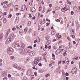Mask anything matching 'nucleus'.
Returning <instances> with one entry per match:
<instances>
[{
	"mask_svg": "<svg viewBox=\"0 0 80 80\" xmlns=\"http://www.w3.org/2000/svg\"><path fill=\"white\" fill-rule=\"evenodd\" d=\"M12 47L17 50H23L25 47V44L21 42L19 43L15 42L12 44Z\"/></svg>",
	"mask_w": 80,
	"mask_h": 80,
	"instance_id": "nucleus-1",
	"label": "nucleus"
},
{
	"mask_svg": "<svg viewBox=\"0 0 80 80\" xmlns=\"http://www.w3.org/2000/svg\"><path fill=\"white\" fill-rule=\"evenodd\" d=\"M14 50L12 48H8L7 51V53L9 55H12V53H13Z\"/></svg>",
	"mask_w": 80,
	"mask_h": 80,
	"instance_id": "nucleus-2",
	"label": "nucleus"
},
{
	"mask_svg": "<svg viewBox=\"0 0 80 80\" xmlns=\"http://www.w3.org/2000/svg\"><path fill=\"white\" fill-rule=\"evenodd\" d=\"M42 60V58L40 57H39L38 58H36L34 61V66H36L38 63V62H39V60Z\"/></svg>",
	"mask_w": 80,
	"mask_h": 80,
	"instance_id": "nucleus-3",
	"label": "nucleus"
},
{
	"mask_svg": "<svg viewBox=\"0 0 80 80\" xmlns=\"http://www.w3.org/2000/svg\"><path fill=\"white\" fill-rule=\"evenodd\" d=\"M27 73L28 75L30 76L31 74H32V70L29 69L28 70Z\"/></svg>",
	"mask_w": 80,
	"mask_h": 80,
	"instance_id": "nucleus-4",
	"label": "nucleus"
},
{
	"mask_svg": "<svg viewBox=\"0 0 80 80\" xmlns=\"http://www.w3.org/2000/svg\"><path fill=\"white\" fill-rule=\"evenodd\" d=\"M35 51H31V52L29 53V55L31 57H33V56H34L35 55Z\"/></svg>",
	"mask_w": 80,
	"mask_h": 80,
	"instance_id": "nucleus-5",
	"label": "nucleus"
},
{
	"mask_svg": "<svg viewBox=\"0 0 80 80\" xmlns=\"http://www.w3.org/2000/svg\"><path fill=\"white\" fill-rule=\"evenodd\" d=\"M73 10L76 13H78V9L77 7H74L73 8Z\"/></svg>",
	"mask_w": 80,
	"mask_h": 80,
	"instance_id": "nucleus-6",
	"label": "nucleus"
},
{
	"mask_svg": "<svg viewBox=\"0 0 80 80\" xmlns=\"http://www.w3.org/2000/svg\"><path fill=\"white\" fill-rule=\"evenodd\" d=\"M60 52H61L60 49H58L55 52V53L56 55H58L60 53Z\"/></svg>",
	"mask_w": 80,
	"mask_h": 80,
	"instance_id": "nucleus-7",
	"label": "nucleus"
},
{
	"mask_svg": "<svg viewBox=\"0 0 80 80\" xmlns=\"http://www.w3.org/2000/svg\"><path fill=\"white\" fill-rule=\"evenodd\" d=\"M72 72L73 73H75L77 72V68H73L72 70Z\"/></svg>",
	"mask_w": 80,
	"mask_h": 80,
	"instance_id": "nucleus-8",
	"label": "nucleus"
},
{
	"mask_svg": "<svg viewBox=\"0 0 80 80\" xmlns=\"http://www.w3.org/2000/svg\"><path fill=\"white\" fill-rule=\"evenodd\" d=\"M25 8H26V6L25 5L22 6L21 9V11H24L25 9Z\"/></svg>",
	"mask_w": 80,
	"mask_h": 80,
	"instance_id": "nucleus-9",
	"label": "nucleus"
},
{
	"mask_svg": "<svg viewBox=\"0 0 80 80\" xmlns=\"http://www.w3.org/2000/svg\"><path fill=\"white\" fill-rule=\"evenodd\" d=\"M11 42V39L10 38H8L7 39L6 42V43L8 44L9 43H10Z\"/></svg>",
	"mask_w": 80,
	"mask_h": 80,
	"instance_id": "nucleus-10",
	"label": "nucleus"
},
{
	"mask_svg": "<svg viewBox=\"0 0 80 80\" xmlns=\"http://www.w3.org/2000/svg\"><path fill=\"white\" fill-rule=\"evenodd\" d=\"M25 52V50H23V49L20 50V53L21 54H23Z\"/></svg>",
	"mask_w": 80,
	"mask_h": 80,
	"instance_id": "nucleus-11",
	"label": "nucleus"
},
{
	"mask_svg": "<svg viewBox=\"0 0 80 80\" xmlns=\"http://www.w3.org/2000/svg\"><path fill=\"white\" fill-rule=\"evenodd\" d=\"M25 52L26 53H30L31 52V51H30V49H28L26 50H25Z\"/></svg>",
	"mask_w": 80,
	"mask_h": 80,
	"instance_id": "nucleus-12",
	"label": "nucleus"
},
{
	"mask_svg": "<svg viewBox=\"0 0 80 80\" xmlns=\"http://www.w3.org/2000/svg\"><path fill=\"white\" fill-rule=\"evenodd\" d=\"M14 7L15 9H16V10H18V6L17 5L14 6Z\"/></svg>",
	"mask_w": 80,
	"mask_h": 80,
	"instance_id": "nucleus-13",
	"label": "nucleus"
},
{
	"mask_svg": "<svg viewBox=\"0 0 80 80\" xmlns=\"http://www.w3.org/2000/svg\"><path fill=\"white\" fill-rule=\"evenodd\" d=\"M10 29H8L7 32H6V34L7 35H8L9 34V33H10Z\"/></svg>",
	"mask_w": 80,
	"mask_h": 80,
	"instance_id": "nucleus-14",
	"label": "nucleus"
},
{
	"mask_svg": "<svg viewBox=\"0 0 80 80\" xmlns=\"http://www.w3.org/2000/svg\"><path fill=\"white\" fill-rule=\"evenodd\" d=\"M22 68H21V67L20 66H18V67H17L16 68V69H17L18 70H21Z\"/></svg>",
	"mask_w": 80,
	"mask_h": 80,
	"instance_id": "nucleus-15",
	"label": "nucleus"
},
{
	"mask_svg": "<svg viewBox=\"0 0 80 80\" xmlns=\"http://www.w3.org/2000/svg\"><path fill=\"white\" fill-rule=\"evenodd\" d=\"M28 28H26L24 29V32L25 33H27V32H28Z\"/></svg>",
	"mask_w": 80,
	"mask_h": 80,
	"instance_id": "nucleus-16",
	"label": "nucleus"
},
{
	"mask_svg": "<svg viewBox=\"0 0 80 80\" xmlns=\"http://www.w3.org/2000/svg\"><path fill=\"white\" fill-rule=\"evenodd\" d=\"M7 19L6 18H5L3 20V23H5L7 22Z\"/></svg>",
	"mask_w": 80,
	"mask_h": 80,
	"instance_id": "nucleus-17",
	"label": "nucleus"
},
{
	"mask_svg": "<svg viewBox=\"0 0 80 80\" xmlns=\"http://www.w3.org/2000/svg\"><path fill=\"white\" fill-rule=\"evenodd\" d=\"M55 33V31L54 30H52L51 32V34L52 35H54Z\"/></svg>",
	"mask_w": 80,
	"mask_h": 80,
	"instance_id": "nucleus-18",
	"label": "nucleus"
},
{
	"mask_svg": "<svg viewBox=\"0 0 80 80\" xmlns=\"http://www.w3.org/2000/svg\"><path fill=\"white\" fill-rule=\"evenodd\" d=\"M3 37V34L2 33L0 34V38H2Z\"/></svg>",
	"mask_w": 80,
	"mask_h": 80,
	"instance_id": "nucleus-19",
	"label": "nucleus"
},
{
	"mask_svg": "<svg viewBox=\"0 0 80 80\" xmlns=\"http://www.w3.org/2000/svg\"><path fill=\"white\" fill-rule=\"evenodd\" d=\"M31 11H32V12H35V8H31Z\"/></svg>",
	"mask_w": 80,
	"mask_h": 80,
	"instance_id": "nucleus-20",
	"label": "nucleus"
},
{
	"mask_svg": "<svg viewBox=\"0 0 80 80\" xmlns=\"http://www.w3.org/2000/svg\"><path fill=\"white\" fill-rule=\"evenodd\" d=\"M35 78V76H34V75H32L30 77V78H31V80H32V79H33V78Z\"/></svg>",
	"mask_w": 80,
	"mask_h": 80,
	"instance_id": "nucleus-21",
	"label": "nucleus"
},
{
	"mask_svg": "<svg viewBox=\"0 0 80 80\" xmlns=\"http://www.w3.org/2000/svg\"><path fill=\"white\" fill-rule=\"evenodd\" d=\"M3 17V16L0 14V20H2Z\"/></svg>",
	"mask_w": 80,
	"mask_h": 80,
	"instance_id": "nucleus-22",
	"label": "nucleus"
},
{
	"mask_svg": "<svg viewBox=\"0 0 80 80\" xmlns=\"http://www.w3.org/2000/svg\"><path fill=\"white\" fill-rule=\"evenodd\" d=\"M10 58L12 60H14L15 59V57L13 56H11Z\"/></svg>",
	"mask_w": 80,
	"mask_h": 80,
	"instance_id": "nucleus-23",
	"label": "nucleus"
},
{
	"mask_svg": "<svg viewBox=\"0 0 80 80\" xmlns=\"http://www.w3.org/2000/svg\"><path fill=\"white\" fill-rule=\"evenodd\" d=\"M24 62L25 63H27V62H28V59H26L24 60Z\"/></svg>",
	"mask_w": 80,
	"mask_h": 80,
	"instance_id": "nucleus-24",
	"label": "nucleus"
},
{
	"mask_svg": "<svg viewBox=\"0 0 80 80\" xmlns=\"http://www.w3.org/2000/svg\"><path fill=\"white\" fill-rule=\"evenodd\" d=\"M12 66H13V67H14V68H16L17 69V66L16 65H15V64H13L12 65Z\"/></svg>",
	"mask_w": 80,
	"mask_h": 80,
	"instance_id": "nucleus-25",
	"label": "nucleus"
},
{
	"mask_svg": "<svg viewBox=\"0 0 80 80\" xmlns=\"http://www.w3.org/2000/svg\"><path fill=\"white\" fill-rule=\"evenodd\" d=\"M65 61L67 62H68V61H69V60H68V58H65Z\"/></svg>",
	"mask_w": 80,
	"mask_h": 80,
	"instance_id": "nucleus-26",
	"label": "nucleus"
},
{
	"mask_svg": "<svg viewBox=\"0 0 80 80\" xmlns=\"http://www.w3.org/2000/svg\"><path fill=\"white\" fill-rule=\"evenodd\" d=\"M67 51H65V52H64V54H63V56H65L66 55H67Z\"/></svg>",
	"mask_w": 80,
	"mask_h": 80,
	"instance_id": "nucleus-27",
	"label": "nucleus"
},
{
	"mask_svg": "<svg viewBox=\"0 0 80 80\" xmlns=\"http://www.w3.org/2000/svg\"><path fill=\"white\" fill-rule=\"evenodd\" d=\"M45 12V8H43V9L42 10V13H44Z\"/></svg>",
	"mask_w": 80,
	"mask_h": 80,
	"instance_id": "nucleus-28",
	"label": "nucleus"
},
{
	"mask_svg": "<svg viewBox=\"0 0 80 80\" xmlns=\"http://www.w3.org/2000/svg\"><path fill=\"white\" fill-rule=\"evenodd\" d=\"M46 38L47 40H48L49 38H49V36H47L46 37Z\"/></svg>",
	"mask_w": 80,
	"mask_h": 80,
	"instance_id": "nucleus-29",
	"label": "nucleus"
},
{
	"mask_svg": "<svg viewBox=\"0 0 80 80\" xmlns=\"http://www.w3.org/2000/svg\"><path fill=\"white\" fill-rule=\"evenodd\" d=\"M18 20L17 19H16V20L15 21L14 23H18Z\"/></svg>",
	"mask_w": 80,
	"mask_h": 80,
	"instance_id": "nucleus-30",
	"label": "nucleus"
},
{
	"mask_svg": "<svg viewBox=\"0 0 80 80\" xmlns=\"http://www.w3.org/2000/svg\"><path fill=\"white\" fill-rule=\"evenodd\" d=\"M50 75V74L49 73H48L47 74H46L45 75V77H46V78H47V77H48V76H49Z\"/></svg>",
	"mask_w": 80,
	"mask_h": 80,
	"instance_id": "nucleus-31",
	"label": "nucleus"
},
{
	"mask_svg": "<svg viewBox=\"0 0 80 80\" xmlns=\"http://www.w3.org/2000/svg\"><path fill=\"white\" fill-rule=\"evenodd\" d=\"M68 44H69V48H72V45L71 44H70V42H69Z\"/></svg>",
	"mask_w": 80,
	"mask_h": 80,
	"instance_id": "nucleus-32",
	"label": "nucleus"
},
{
	"mask_svg": "<svg viewBox=\"0 0 80 80\" xmlns=\"http://www.w3.org/2000/svg\"><path fill=\"white\" fill-rule=\"evenodd\" d=\"M3 3L4 4H6V3H8V1H5V2H3Z\"/></svg>",
	"mask_w": 80,
	"mask_h": 80,
	"instance_id": "nucleus-33",
	"label": "nucleus"
},
{
	"mask_svg": "<svg viewBox=\"0 0 80 80\" xmlns=\"http://www.w3.org/2000/svg\"><path fill=\"white\" fill-rule=\"evenodd\" d=\"M31 24V21H28V25H30Z\"/></svg>",
	"mask_w": 80,
	"mask_h": 80,
	"instance_id": "nucleus-34",
	"label": "nucleus"
},
{
	"mask_svg": "<svg viewBox=\"0 0 80 80\" xmlns=\"http://www.w3.org/2000/svg\"><path fill=\"white\" fill-rule=\"evenodd\" d=\"M29 32H30V33H31L32 32V30L31 28H30L29 29Z\"/></svg>",
	"mask_w": 80,
	"mask_h": 80,
	"instance_id": "nucleus-35",
	"label": "nucleus"
},
{
	"mask_svg": "<svg viewBox=\"0 0 80 80\" xmlns=\"http://www.w3.org/2000/svg\"><path fill=\"white\" fill-rule=\"evenodd\" d=\"M50 22H48L46 23V25L47 26H48V25H50Z\"/></svg>",
	"mask_w": 80,
	"mask_h": 80,
	"instance_id": "nucleus-36",
	"label": "nucleus"
},
{
	"mask_svg": "<svg viewBox=\"0 0 80 80\" xmlns=\"http://www.w3.org/2000/svg\"><path fill=\"white\" fill-rule=\"evenodd\" d=\"M74 59V60H78V57H75Z\"/></svg>",
	"mask_w": 80,
	"mask_h": 80,
	"instance_id": "nucleus-37",
	"label": "nucleus"
},
{
	"mask_svg": "<svg viewBox=\"0 0 80 80\" xmlns=\"http://www.w3.org/2000/svg\"><path fill=\"white\" fill-rule=\"evenodd\" d=\"M67 2H68V4H69V5H72L71 2H70V1H68V0H67Z\"/></svg>",
	"mask_w": 80,
	"mask_h": 80,
	"instance_id": "nucleus-38",
	"label": "nucleus"
},
{
	"mask_svg": "<svg viewBox=\"0 0 80 80\" xmlns=\"http://www.w3.org/2000/svg\"><path fill=\"white\" fill-rule=\"evenodd\" d=\"M21 70H22V72H23L24 73L25 72V69L23 68H22V69H21Z\"/></svg>",
	"mask_w": 80,
	"mask_h": 80,
	"instance_id": "nucleus-39",
	"label": "nucleus"
},
{
	"mask_svg": "<svg viewBox=\"0 0 80 80\" xmlns=\"http://www.w3.org/2000/svg\"><path fill=\"white\" fill-rule=\"evenodd\" d=\"M58 9H60V7H57L55 8L56 10H58Z\"/></svg>",
	"mask_w": 80,
	"mask_h": 80,
	"instance_id": "nucleus-40",
	"label": "nucleus"
},
{
	"mask_svg": "<svg viewBox=\"0 0 80 80\" xmlns=\"http://www.w3.org/2000/svg\"><path fill=\"white\" fill-rule=\"evenodd\" d=\"M52 57H53V58H55V55L54 54L52 53Z\"/></svg>",
	"mask_w": 80,
	"mask_h": 80,
	"instance_id": "nucleus-41",
	"label": "nucleus"
},
{
	"mask_svg": "<svg viewBox=\"0 0 80 80\" xmlns=\"http://www.w3.org/2000/svg\"><path fill=\"white\" fill-rule=\"evenodd\" d=\"M27 79V78L26 77H23V80H26Z\"/></svg>",
	"mask_w": 80,
	"mask_h": 80,
	"instance_id": "nucleus-42",
	"label": "nucleus"
},
{
	"mask_svg": "<svg viewBox=\"0 0 80 80\" xmlns=\"http://www.w3.org/2000/svg\"><path fill=\"white\" fill-rule=\"evenodd\" d=\"M55 21H56V22H60V20H59V19H56L55 20Z\"/></svg>",
	"mask_w": 80,
	"mask_h": 80,
	"instance_id": "nucleus-43",
	"label": "nucleus"
},
{
	"mask_svg": "<svg viewBox=\"0 0 80 80\" xmlns=\"http://www.w3.org/2000/svg\"><path fill=\"white\" fill-rule=\"evenodd\" d=\"M71 15H73V14L74 13V12H73V11H72L71 12Z\"/></svg>",
	"mask_w": 80,
	"mask_h": 80,
	"instance_id": "nucleus-44",
	"label": "nucleus"
},
{
	"mask_svg": "<svg viewBox=\"0 0 80 80\" xmlns=\"http://www.w3.org/2000/svg\"><path fill=\"white\" fill-rule=\"evenodd\" d=\"M12 15H9V16H8V18H11L12 17Z\"/></svg>",
	"mask_w": 80,
	"mask_h": 80,
	"instance_id": "nucleus-45",
	"label": "nucleus"
},
{
	"mask_svg": "<svg viewBox=\"0 0 80 80\" xmlns=\"http://www.w3.org/2000/svg\"><path fill=\"white\" fill-rule=\"evenodd\" d=\"M15 30H16V28H13L12 29V30H13V31H14Z\"/></svg>",
	"mask_w": 80,
	"mask_h": 80,
	"instance_id": "nucleus-46",
	"label": "nucleus"
},
{
	"mask_svg": "<svg viewBox=\"0 0 80 80\" xmlns=\"http://www.w3.org/2000/svg\"><path fill=\"white\" fill-rule=\"evenodd\" d=\"M53 48L55 49V50H57V47L55 46H54L53 47Z\"/></svg>",
	"mask_w": 80,
	"mask_h": 80,
	"instance_id": "nucleus-47",
	"label": "nucleus"
},
{
	"mask_svg": "<svg viewBox=\"0 0 80 80\" xmlns=\"http://www.w3.org/2000/svg\"><path fill=\"white\" fill-rule=\"evenodd\" d=\"M38 42H40L41 41L40 39L39 38V37H38Z\"/></svg>",
	"mask_w": 80,
	"mask_h": 80,
	"instance_id": "nucleus-48",
	"label": "nucleus"
},
{
	"mask_svg": "<svg viewBox=\"0 0 80 80\" xmlns=\"http://www.w3.org/2000/svg\"><path fill=\"white\" fill-rule=\"evenodd\" d=\"M28 48H31V49H32V46H29L28 47Z\"/></svg>",
	"mask_w": 80,
	"mask_h": 80,
	"instance_id": "nucleus-49",
	"label": "nucleus"
},
{
	"mask_svg": "<svg viewBox=\"0 0 80 80\" xmlns=\"http://www.w3.org/2000/svg\"><path fill=\"white\" fill-rule=\"evenodd\" d=\"M38 65L39 66L41 67V66L42 65V63L40 62L38 64Z\"/></svg>",
	"mask_w": 80,
	"mask_h": 80,
	"instance_id": "nucleus-50",
	"label": "nucleus"
},
{
	"mask_svg": "<svg viewBox=\"0 0 80 80\" xmlns=\"http://www.w3.org/2000/svg\"><path fill=\"white\" fill-rule=\"evenodd\" d=\"M72 37L73 38H75V35H72Z\"/></svg>",
	"mask_w": 80,
	"mask_h": 80,
	"instance_id": "nucleus-51",
	"label": "nucleus"
},
{
	"mask_svg": "<svg viewBox=\"0 0 80 80\" xmlns=\"http://www.w3.org/2000/svg\"><path fill=\"white\" fill-rule=\"evenodd\" d=\"M62 75H65V72H64V70H62Z\"/></svg>",
	"mask_w": 80,
	"mask_h": 80,
	"instance_id": "nucleus-52",
	"label": "nucleus"
},
{
	"mask_svg": "<svg viewBox=\"0 0 80 80\" xmlns=\"http://www.w3.org/2000/svg\"><path fill=\"white\" fill-rule=\"evenodd\" d=\"M62 41H59L58 44H60V43H62Z\"/></svg>",
	"mask_w": 80,
	"mask_h": 80,
	"instance_id": "nucleus-53",
	"label": "nucleus"
},
{
	"mask_svg": "<svg viewBox=\"0 0 80 80\" xmlns=\"http://www.w3.org/2000/svg\"><path fill=\"white\" fill-rule=\"evenodd\" d=\"M37 72H34V74H35V77H37Z\"/></svg>",
	"mask_w": 80,
	"mask_h": 80,
	"instance_id": "nucleus-54",
	"label": "nucleus"
},
{
	"mask_svg": "<svg viewBox=\"0 0 80 80\" xmlns=\"http://www.w3.org/2000/svg\"><path fill=\"white\" fill-rule=\"evenodd\" d=\"M42 55L43 56H45V55H46V52H45V53H42Z\"/></svg>",
	"mask_w": 80,
	"mask_h": 80,
	"instance_id": "nucleus-55",
	"label": "nucleus"
},
{
	"mask_svg": "<svg viewBox=\"0 0 80 80\" xmlns=\"http://www.w3.org/2000/svg\"><path fill=\"white\" fill-rule=\"evenodd\" d=\"M7 77L4 78H3V80H7Z\"/></svg>",
	"mask_w": 80,
	"mask_h": 80,
	"instance_id": "nucleus-56",
	"label": "nucleus"
},
{
	"mask_svg": "<svg viewBox=\"0 0 80 80\" xmlns=\"http://www.w3.org/2000/svg\"><path fill=\"white\" fill-rule=\"evenodd\" d=\"M67 38L69 41H70L71 40L70 39V38L69 37H68Z\"/></svg>",
	"mask_w": 80,
	"mask_h": 80,
	"instance_id": "nucleus-57",
	"label": "nucleus"
},
{
	"mask_svg": "<svg viewBox=\"0 0 80 80\" xmlns=\"http://www.w3.org/2000/svg\"><path fill=\"white\" fill-rule=\"evenodd\" d=\"M69 75V74H68V72L66 73V76H68Z\"/></svg>",
	"mask_w": 80,
	"mask_h": 80,
	"instance_id": "nucleus-58",
	"label": "nucleus"
},
{
	"mask_svg": "<svg viewBox=\"0 0 80 80\" xmlns=\"http://www.w3.org/2000/svg\"><path fill=\"white\" fill-rule=\"evenodd\" d=\"M37 40H35L34 42V43H37Z\"/></svg>",
	"mask_w": 80,
	"mask_h": 80,
	"instance_id": "nucleus-59",
	"label": "nucleus"
},
{
	"mask_svg": "<svg viewBox=\"0 0 80 80\" xmlns=\"http://www.w3.org/2000/svg\"><path fill=\"white\" fill-rule=\"evenodd\" d=\"M61 11H62V12H65V11L64 10H63V9H61Z\"/></svg>",
	"mask_w": 80,
	"mask_h": 80,
	"instance_id": "nucleus-60",
	"label": "nucleus"
},
{
	"mask_svg": "<svg viewBox=\"0 0 80 80\" xmlns=\"http://www.w3.org/2000/svg\"><path fill=\"white\" fill-rule=\"evenodd\" d=\"M58 35H59V34L58 33H57L56 34V37H58Z\"/></svg>",
	"mask_w": 80,
	"mask_h": 80,
	"instance_id": "nucleus-61",
	"label": "nucleus"
},
{
	"mask_svg": "<svg viewBox=\"0 0 80 80\" xmlns=\"http://www.w3.org/2000/svg\"><path fill=\"white\" fill-rule=\"evenodd\" d=\"M16 28H17L18 30H20V28H19L18 26H17Z\"/></svg>",
	"mask_w": 80,
	"mask_h": 80,
	"instance_id": "nucleus-62",
	"label": "nucleus"
},
{
	"mask_svg": "<svg viewBox=\"0 0 80 80\" xmlns=\"http://www.w3.org/2000/svg\"><path fill=\"white\" fill-rule=\"evenodd\" d=\"M29 17L30 18H32V14H29Z\"/></svg>",
	"mask_w": 80,
	"mask_h": 80,
	"instance_id": "nucleus-63",
	"label": "nucleus"
},
{
	"mask_svg": "<svg viewBox=\"0 0 80 80\" xmlns=\"http://www.w3.org/2000/svg\"><path fill=\"white\" fill-rule=\"evenodd\" d=\"M68 78H69L68 77H66V80H68Z\"/></svg>",
	"mask_w": 80,
	"mask_h": 80,
	"instance_id": "nucleus-64",
	"label": "nucleus"
}]
</instances>
